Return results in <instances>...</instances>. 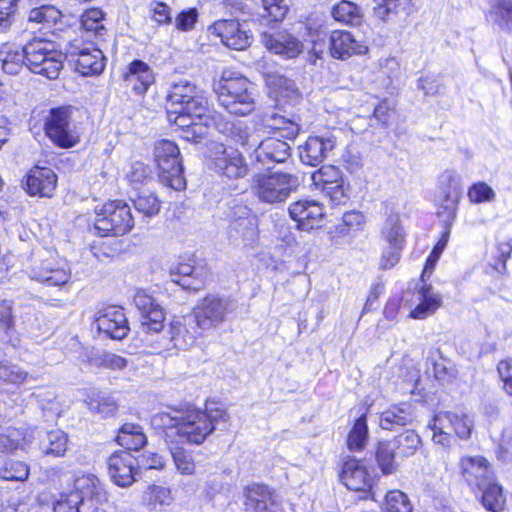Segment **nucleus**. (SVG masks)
<instances>
[{
    "label": "nucleus",
    "instance_id": "obj_1",
    "mask_svg": "<svg viewBox=\"0 0 512 512\" xmlns=\"http://www.w3.org/2000/svg\"><path fill=\"white\" fill-rule=\"evenodd\" d=\"M166 99L172 106H179L178 109H168L166 117L181 139L199 144L208 137L210 126L223 133L227 131L228 122L211 107L195 83L185 79L174 82Z\"/></svg>",
    "mask_w": 512,
    "mask_h": 512
},
{
    "label": "nucleus",
    "instance_id": "obj_2",
    "mask_svg": "<svg viewBox=\"0 0 512 512\" xmlns=\"http://www.w3.org/2000/svg\"><path fill=\"white\" fill-rule=\"evenodd\" d=\"M229 420L223 408L207 410L193 404L171 406L169 412H158L151 418V426L167 444H176L177 438L190 445H202L216 430L219 422Z\"/></svg>",
    "mask_w": 512,
    "mask_h": 512
},
{
    "label": "nucleus",
    "instance_id": "obj_3",
    "mask_svg": "<svg viewBox=\"0 0 512 512\" xmlns=\"http://www.w3.org/2000/svg\"><path fill=\"white\" fill-rule=\"evenodd\" d=\"M93 229L101 238L123 237L135 227V218L124 199H108L93 209Z\"/></svg>",
    "mask_w": 512,
    "mask_h": 512
},
{
    "label": "nucleus",
    "instance_id": "obj_4",
    "mask_svg": "<svg viewBox=\"0 0 512 512\" xmlns=\"http://www.w3.org/2000/svg\"><path fill=\"white\" fill-rule=\"evenodd\" d=\"M22 51L29 71L50 80L58 78L63 69V54L53 41L34 37L22 47Z\"/></svg>",
    "mask_w": 512,
    "mask_h": 512
},
{
    "label": "nucleus",
    "instance_id": "obj_5",
    "mask_svg": "<svg viewBox=\"0 0 512 512\" xmlns=\"http://www.w3.org/2000/svg\"><path fill=\"white\" fill-rule=\"evenodd\" d=\"M249 81L244 76H225L214 85L219 104L230 114L247 116L255 108L254 98L249 90Z\"/></svg>",
    "mask_w": 512,
    "mask_h": 512
},
{
    "label": "nucleus",
    "instance_id": "obj_6",
    "mask_svg": "<svg viewBox=\"0 0 512 512\" xmlns=\"http://www.w3.org/2000/svg\"><path fill=\"white\" fill-rule=\"evenodd\" d=\"M211 169L224 188L236 190L239 182L250 173L245 156L237 148L218 144L211 156Z\"/></svg>",
    "mask_w": 512,
    "mask_h": 512
},
{
    "label": "nucleus",
    "instance_id": "obj_7",
    "mask_svg": "<svg viewBox=\"0 0 512 512\" xmlns=\"http://www.w3.org/2000/svg\"><path fill=\"white\" fill-rule=\"evenodd\" d=\"M428 427L433 431L434 443L448 447L451 445L453 437L460 440L470 439L474 421L468 413L461 409L439 411L434 414Z\"/></svg>",
    "mask_w": 512,
    "mask_h": 512
},
{
    "label": "nucleus",
    "instance_id": "obj_8",
    "mask_svg": "<svg viewBox=\"0 0 512 512\" xmlns=\"http://www.w3.org/2000/svg\"><path fill=\"white\" fill-rule=\"evenodd\" d=\"M153 157L159 179L173 190H184L186 179L183 175L184 169L178 145L172 140L160 139L154 144Z\"/></svg>",
    "mask_w": 512,
    "mask_h": 512
},
{
    "label": "nucleus",
    "instance_id": "obj_9",
    "mask_svg": "<svg viewBox=\"0 0 512 512\" xmlns=\"http://www.w3.org/2000/svg\"><path fill=\"white\" fill-rule=\"evenodd\" d=\"M338 480L348 490L363 493L362 499H375L378 477L363 459L346 455L338 463Z\"/></svg>",
    "mask_w": 512,
    "mask_h": 512
},
{
    "label": "nucleus",
    "instance_id": "obj_10",
    "mask_svg": "<svg viewBox=\"0 0 512 512\" xmlns=\"http://www.w3.org/2000/svg\"><path fill=\"white\" fill-rule=\"evenodd\" d=\"M73 111L71 105H61L51 108L44 118V134L58 148L70 149L80 142V134L72 122Z\"/></svg>",
    "mask_w": 512,
    "mask_h": 512
},
{
    "label": "nucleus",
    "instance_id": "obj_11",
    "mask_svg": "<svg viewBox=\"0 0 512 512\" xmlns=\"http://www.w3.org/2000/svg\"><path fill=\"white\" fill-rule=\"evenodd\" d=\"M311 180L332 207L346 206L350 202L352 188L338 166L332 164L320 166L311 174Z\"/></svg>",
    "mask_w": 512,
    "mask_h": 512
},
{
    "label": "nucleus",
    "instance_id": "obj_12",
    "mask_svg": "<svg viewBox=\"0 0 512 512\" xmlns=\"http://www.w3.org/2000/svg\"><path fill=\"white\" fill-rule=\"evenodd\" d=\"M297 185L298 178L291 173H258L253 177L252 189L260 201L275 204L285 201Z\"/></svg>",
    "mask_w": 512,
    "mask_h": 512
},
{
    "label": "nucleus",
    "instance_id": "obj_13",
    "mask_svg": "<svg viewBox=\"0 0 512 512\" xmlns=\"http://www.w3.org/2000/svg\"><path fill=\"white\" fill-rule=\"evenodd\" d=\"M66 56L74 64L75 71L82 76H99L106 66L102 50L82 37H75L68 42Z\"/></svg>",
    "mask_w": 512,
    "mask_h": 512
},
{
    "label": "nucleus",
    "instance_id": "obj_14",
    "mask_svg": "<svg viewBox=\"0 0 512 512\" xmlns=\"http://www.w3.org/2000/svg\"><path fill=\"white\" fill-rule=\"evenodd\" d=\"M22 188L30 197L51 199L57 193L58 175L50 165L38 162L27 170Z\"/></svg>",
    "mask_w": 512,
    "mask_h": 512
},
{
    "label": "nucleus",
    "instance_id": "obj_15",
    "mask_svg": "<svg viewBox=\"0 0 512 512\" xmlns=\"http://www.w3.org/2000/svg\"><path fill=\"white\" fill-rule=\"evenodd\" d=\"M288 214L295 222L296 229L306 232L321 228L326 218L324 204L311 198H301L291 202Z\"/></svg>",
    "mask_w": 512,
    "mask_h": 512
},
{
    "label": "nucleus",
    "instance_id": "obj_16",
    "mask_svg": "<svg viewBox=\"0 0 512 512\" xmlns=\"http://www.w3.org/2000/svg\"><path fill=\"white\" fill-rule=\"evenodd\" d=\"M461 479L476 492L486 486L489 481L495 480V471L489 460L483 455L460 457L458 463Z\"/></svg>",
    "mask_w": 512,
    "mask_h": 512
},
{
    "label": "nucleus",
    "instance_id": "obj_17",
    "mask_svg": "<svg viewBox=\"0 0 512 512\" xmlns=\"http://www.w3.org/2000/svg\"><path fill=\"white\" fill-rule=\"evenodd\" d=\"M93 323L99 333L113 340L126 338L130 331L124 308L117 305H108L99 309Z\"/></svg>",
    "mask_w": 512,
    "mask_h": 512
},
{
    "label": "nucleus",
    "instance_id": "obj_18",
    "mask_svg": "<svg viewBox=\"0 0 512 512\" xmlns=\"http://www.w3.org/2000/svg\"><path fill=\"white\" fill-rule=\"evenodd\" d=\"M106 465L107 473L116 486L126 488L136 481V476L139 473V463L130 452L126 450L113 452L107 458Z\"/></svg>",
    "mask_w": 512,
    "mask_h": 512
},
{
    "label": "nucleus",
    "instance_id": "obj_19",
    "mask_svg": "<svg viewBox=\"0 0 512 512\" xmlns=\"http://www.w3.org/2000/svg\"><path fill=\"white\" fill-rule=\"evenodd\" d=\"M227 313V301L215 294L205 295L193 309L195 323L201 331L217 327L226 319Z\"/></svg>",
    "mask_w": 512,
    "mask_h": 512
},
{
    "label": "nucleus",
    "instance_id": "obj_20",
    "mask_svg": "<svg viewBox=\"0 0 512 512\" xmlns=\"http://www.w3.org/2000/svg\"><path fill=\"white\" fill-rule=\"evenodd\" d=\"M121 80L126 90L143 98L149 88L156 82L152 67L141 59H133L121 73Z\"/></svg>",
    "mask_w": 512,
    "mask_h": 512
},
{
    "label": "nucleus",
    "instance_id": "obj_21",
    "mask_svg": "<svg viewBox=\"0 0 512 512\" xmlns=\"http://www.w3.org/2000/svg\"><path fill=\"white\" fill-rule=\"evenodd\" d=\"M172 275L174 283L185 290L197 292L205 288L210 277V269L195 259H186L176 264Z\"/></svg>",
    "mask_w": 512,
    "mask_h": 512
},
{
    "label": "nucleus",
    "instance_id": "obj_22",
    "mask_svg": "<svg viewBox=\"0 0 512 512\" xmlns=\"http://www.w3.org/2000/svg\"><path fill=\"white\" fill-rule=\"evenodd\" d=\"M328 52L333 59L347 60L353 56L365 55L368 47L355 35L344 29H334L329 33Z\"/></svg>",
    "mask_w": 512,
    "mask_h": 512
},
{
    "label": "nucleus",
    "instance_id": "obj_23",
    "mask_svg": "<svg viewBox=\"0 0 512 512\" xmlns=\"http://www.w3.org/2000/svg\"><path fill=\"white\" fill-rule=\"evenodd\" d=\"M262 43L270 53L284 60L296 59L304 50L303 42L287 30L263 33Z\"/></svg>",
    "mask_w": 512,
    "mask_h": 512
},
{
    "label": "nucleus",
    "instance_id": "obj_24",
    "mask_svg": "<svg viewBox=\"0 0 512 512\" xmlns=\"http://www.w3.org/2000/svg\"><path fill=\"white\" fill-rule=\"evenodd\" d=\"M243 505L248 512H279L273 491L265 484L250 483L243 487Z\"/></svg>",
    "mask_w": 512,
    "mask_h": 512
},
{
    "label": "nucleus",
    "instance_id": "obj_25",
    "mask_svg": "<svg viewBox=\"0 0 512 512\" xmlns=\"http://www.w3.org/2000/svg\"><path fill=\"white\" fill-rule=\"evenodd\" d=\"M211 29L212 33L230 49L242 51L250 45L251 35L242 29L237 19L217 20L212 24Z\"/></svg>",
    "mask_w": 512,
    "mask_h": 512
},
{
    "label": "nucleus",
    "instance_id": "obj_26",
    "mask_svg": "<svg viewBox=\"0 0 512 512\" xmlns=\"http://www.w3.org/2000/svg\"><path fill=\"white\" fill-rule=\"evenodd\" d=\"M336 146V138L309 136L303 145L299 147V156L301 161L309 166H317L327 156V152Z\"/></svg>",
    "mask_w": 512,
    "mask_h": 512
},
{
    "label": "nucleus",
    "instance_id": "obj_27",
    "mask_svg": "<svg viewBox=\"0 0 512 512\" xmlns=\"http://www.w3.org/2000/svg\"><path fill=\"white\" fill-rule=\"evenodd\" d=\"M34 279L47 287H55L68 291L71 282V273L58 264L42 263L35 272Z\"/></svg>",
    "mask_w": 512,
    "mask_h": 512
},
{
    "label": "nucleus",
    "instance_id": "obj_28",
    "mask_svg": "<svg viewBox=\"0 0 512 512\" xmlns=\"http://www.w3.org/2000/svg\"><path fill=\"white\" fill-rule=\"evenodd\" d=\"M366 222V216L362 211L356 209L346 211L330 231L331 239L353 237L364 230Z\"/></svg>",
    "mask_w": 512,
    "mask_h": 512
},
{
    "label": "nucleus",
    "instance_id": "obj_29",
    "mask_svg": "<svg viewBox=\"0 0 512 512\" xmlns=\"http://www.w3.org/2000/svg\"><path fill=\"white\" fill-rule=\"evenodd\" d=\"M419 303L409 312L408 317L423 320L433 315L442 306V297L433 292L431 284H424L418 289Z\"/></svg>",
    "mask_w": 512,
    "mask_h": 512
},
{
    "label": "nucleus",
    "instance_id": "obj_30",
    "mask_svg": "<svg viewBox=\"0 0 512 512\" xmlns=\"http://www.w3.org/2000/svg\"><path fill=\"white\" fill-rule=\"evenodd\" d=\"M115 442L126 451H139L147 444V436L138 423H123L117 430Z\"/></svg>",
    "mask_w": 512,
    "mask_h": 512
},
{
    "label": "nucleus",
    "instance_id": "obj_31",
    "mask_svg": "<svg viewBox=\"0 0 512 512\" xmlns=\"http://www.w3.org/2000/svg\"><path fill=\"white\" fill-rule=\"evenodd\" d=\"M330 13L336 22L349 27H360L365 19L362 7L350 0L338 1Z\"/></svg>",
    "mask_w": 512,
    "mask_h": 512
},
{
    "label": "nucleus",
    "instance_id": "obj_32",
    "mask_svg": "<svg viewBox=\"0 0 512 512\" xmlns=\"http://www.w3.org/2000/svg\"><path fill=\"white\" fill-rule=\"evenodd\" d=\"M291 156V147L278 137H267L258 145V158L263 161L284 163Z\"/></svg>",
    "mask_w": 512,
    "mask_h": 512
},
{
    "label": "nucleus",
    "instance_id": "obj_33",
    "mask_svg": "<svg viewBox=\"0 0 512 512\" xmlns=\"http://www.w3.org/2000/svg\"><path fill=\"white\" fill-rule=\"evenodd\" d=\"M397 451L390 439L379 440L373 449L374 460L383 476L396 473L399 465L396 461Z\"/></svg>",
    "mask_w": 512,
    "mask_h": 512
},
{
    "label": "nucleus",
    "instance_id": "obj_34",
    "mask_svg": "<svg viewBox=\"0 0 512 512\" xmlns=\"http://www.w3.org/2000/svg\"><path fill=\"white\" fill-rule=\"evenodd\" d=\"M84 403L89 411L102 418L114 417L119 409L117 401L102 391H89L84 398Z\"/></svg>",
    "mask_w": 512,
    "mask_h": 512
},
{
    "label": "nucleus",
    "instance_id": "obj_35",
    "mask_svg": "<svg viewBox=\"0 0 512 512\" xmlns=\"http://www.w3.org/2000/svg\"><path fill=\"white\" fill-rule=\"evenodd\" d=\"M368 410L354 420L346 436V447L351 452H361L365 449L369 438Z\"/></svg>",
    "mask_w": 512,
    "mask_h": 512
},
{
    "label": "nucleus",
    "instance_id": "obj_36",
    "mask_svg": "<svg viewBox=\"0 0 512 512\" xmlns=\"http://www.w3.org/2000/svg\"><path fill=\"white\" fill-rule=\"evenodd\" d=\"M78 492L88 497L89 503H108V492L105 483L93 474H85L79 478Z\"/></svg>",
    "mask_w": 512,
    "mask_h": 512
},
{
    "label": "nucleus",
    "instance_id": "obj_37",
    "mask_svg": "<svg viewBox=\"0 0 512 512\" xmlns=\"http://www.w3.org/2000/svg\"><path fill=\"white\" fill-rule=\"evenodd\" d=\"M90 251L99 261L113 260L125 251V242L118 237L93 241Z\"/></svg>",
    "mask_w": 512,
    "mask_h": 512
},
{
    "label": "nucleus",
    "instance_id": "obj_38",
    "mask_svg": "<svg viewBox=\"0 0 512 512\" xmlns=\"http://www.w3.org/2000/svg\"><path fill=\"white\" fill-rule=\"evenodd\" d=\"M380 512H414V505L404 491L389 489L383 496Z\"/></svg>",
    "mask_w": 512,
    "mask_h": 512
},
{
    "label": "nucleus",
    "instance_id": "obj_39",
    "mask_svg": "<svg viewBox=\"0 0 512 512\" xmlns=\"http://www.w3.org/2000/svg\"><path fill=\"white\" fill-rule=\"evenodd\" d=\"M0 61L6 74L17 75L25 65L24 52L13 44L4 43L0 48Z\"/></svg>",
    "mask_w": 512,
    "mask_h": 512
},
{
    "label": "nucleus",
    "instance_id": "obj_40",
    "mask_svg": "<svg viewBox=\"0 0 512 512\" xmlns=\"http://www.w3.org/2000/svg\"><path fill=\"white\" fill-rule=\"evenodd\" d=\"M390 441H392L397 455L402 458L413 456L422 445L421 437L413 429H405Z\"/></svg>",
    "mask_w": 512,
    "mask_h": 512
},
{
    "label": "nucleus",
    "instance_id": "obj_41",
    "mask_svg": "<svg viewBox=\"0 0 512 512\" xmlns=\"http://www.w3.org/2000/svg\"><path fill=\"white\" fill-rule=\"evenodd\" d=\"M476 492H482L481 503L488 511L500 512L504 509L506 499L503 494V488L497 482L496 476L495 480L489 481L486 486Z\"/></svg>",
    "mask_w": 512,
    "mask_h": 512
},
{
    "label": "nucleus",
    "instance_id": "obj_42",
    "mask_svg": "<svg viewBox=\"0 0 512 512\" xmlns=\"http://www.w3.org/2000/svg\"><path fill=\"white\" fill-rule=\"evenodd\" d=\"M411 420L410 413L399 404L391 405L379 414V426L387 431L406 426Z\"/></svg>",
    "mask_w": 512,
    "mask_h": 512
},
{
    "label": "nucleus",
    "instance_id": "obj_43",
    "mask_svg": "<svg viewBox=\"0 0 512 512\" xmlns=\"http://www.w3.org/2000/svg\"><path fill=\"white\" fill-rule=\"evenodd\" d=\"M104 20V12L96 7L86 9L80 18L82 28L99 40H103L108 31L105 27Z\"/></svg>",
    "mask_w": 512,
    "mask_h": 512
},
{
    "label": "nucleus",
    "instance_id": "obj_44",
    "mask_svg": "<svg viewBox=\"0 0 512 512\" xmlns=\"http://www.w3.org/2000/svg\"><path fill=\"white\" fill-rule=\"evenodd\" d=\"M62 12L54 5H41L32 8L28 12V22L42 25L44 28L51 29L62 22Z\"/></svg>",
    "mask_w": 512,
    "mask_h": 512
},
{
    "label": "nucleus",
    "instance_id": "obj_45",
    "mask_svg": "<svg viewBox=\"0 0 512 512\" xmlns=\"http://www.w3.org/2000/svg\"><path fill=\"white\" fill-rule=\"evenodd\" d=\"M490 15L500 30L512 32V0H488Z\"/></svg>",
    "mask_w": 512,
    "mask_h": 512
},
{
    "label": "nucleus",
    "instance_id": "obj_46",
    "mask_svg": "<svg viewBox=\"0 0 512 512\" xmlns=\"http://www.w3.org/2000/svg\"><path fill=\"white\" fill-rule=\"evenodd\" d=\"M134 208L145 218H152L159 214L162 206V201L159 197L150 191L139 192L134 199H132Z\"/></svg>",
    "mask_w": 512,
    "mask_h": 512
},
{
    "label": "nucleus",
    "instance_id": "obj_47",
    "mask_svg": "<svg viewBox=\"0 0 512 512\" xmlns=\"http://www.w3.org/2000/svg\"><path fill=\"white\" fill-rule=\"evenodd\" d=\"M29 466L19 460L7 459L0 465V480L25 481L29 476Z\"/></svg>",
    "mask_w": 512,
    "mask_h": 512
},
{
    "label": "nucleus",
    "instance_id": "obj_48",
    "mask_svg": "<svg viewBox=\"0 0 512 512\" xmlns=\"http://www.w3.org/2000/svg\"><path fill=\"white\" fill-rule=\"evenodd\" d=\"M143 502L149 509L168 506L172 502L171 490L160 485H149L143 494Z\"/></svg>",
    "mask_w": 512,
    "mask_h": 512
},
{
    "label": "nucleus",
    "instance_id": "obj_49",
    "mask_svg": "<svg viewBox=\"0 0 512 512\" xmlns=\"http://www.w3.org/2000/svg\"><path fill=\"white\" fill-rule=\"evenodd\" d=\"M373 116L382 128L397 127L399 114L388 99H382L373 110Z\"/></svg>",
    "mask_w": 512,
    "mask_h": 512
},
{
    "label": "nucleus",
    "instance_id": "obj_50",
    "mask_svg": "<svg viewBox=\"0 0 512 512\" xmlns=\"http://www.w3.org/2000/svg\"><path fill=\"white\" fill-rule=\"evenodd\" d=\"M84 497L78 490L62 492L53 502V512H80Z\"/></svg>",
    "mask_w": 512,
    "mask_h": 512
},
{
    "label": "nucleus",
    "instance_id": "obj_51",
    "mask_svg": "<svg viewBox=\"0 0 512 512\" xmlns=\"http://www.w3.org/2000/svg\"><path fill=\"white\" fill-rule=\"evenodd\" d=\"M450 238V227L447 225L440 233L436 243L434 244L430 254L427 256L421 278L424 277L426 272L432 273L440 259L444 249Z\"/></svg>",
    "mask_w": 512,
    "mask_h": 512
},
{
    "label": "nucleus",
    "instance_id": "obj_52",
    "mask_svg": "<svg viewBox=\"0 0 512 512\" xmlns=\"http://www.w3.org/2000/svg\"><path fill=\"white\" fill-rule=\"evenodd\" d=\"M126 180L133 189H138L153 180L152 170L149 165L143 162H134L126 174Z\"/></svg>",
    "mask_w": 512,
    "mask_h": 512
},
{
    "label": "nucleus",
    "instance_id": "obj_53",
    "mask_svg": "<svg viewBox=\"0 0 512 512\" xmlns=\"http://www.w3.org/2000/svg\"><path fill=\"white\" fill-rule=\"evenodd\" d=\"M467 197L471 204H481L494 201L496 193L486 182L477 181L468 187Z\"/></svg>",
    "mask_w": 512,
    "mask_h": 512
},
{
    "label": "nucleus",
    "instance_id": "obj_54",
    "mask_svg": "<svg viewBox=\"0 0 512 512\" xmlns=\"http://www.w3.org/2000/svg\"><path fill=\"white\" fill-rule=\"evenodd\" d=\"M261 2L265 11L262 16L268 23L284 20L289 10L285 0H261Z\"/></svg>",
    "mask_w": 512,
    "mask_h": 512
},
{
    "label": "nucleus",
    "instance_id": "obj_55",
    "mask_svg": "<svg viewBox=\"0 0 512 512\" xmlns=\"http://www.w3.org/2000/svg\"><path fill=\"white\" fill-rule=\"evenodd\" d=\"M151 20L159 27L168 26L173 22L172 9L164 1L154 0L149 5Z\"/></svg>",
    "mask_w": 512,
    "mask_h": 512
},
{
    "label": "nucleus",
    "instance_id": "obj_56",
    "mask_svg": "<svg viewBox=\"0 0 512 512\" xmlns=\"http://www.w3.org/2000/svg\"><path fill=\"white\" fill-rule=\"evenodd\" d=\"M172 458L177 470L183 475L194 473L196 464L192 453L183 447H176L172 451Z\"/></svg>",
    "mask_w": 512,
    "mask_h": 512
},
{
    "label": "nucleus",
    "instance_id": "obj_57",
    "mask_svg": "<svg viewBox=\"0 0 512 512\" xmlns=\"http://www.w3.org/2000/svg\"><path fill=\"white\" fill-rule=\"evenodd\" d=\"M273 120L276 123L272 125L271 128L274 130V133L277 134L276 137L280 139L294 140L299 135L300 128L296 122L285 119L281 116L273 117Z\"/></svg>",
    "mask_w": 512,
    "mask_h": 512
},
{
    "label": "nucleus",
    "instance_id": "obj_58",
    "mask_svg": "<svg viewBox=\"0 0 512 512\" xmlns=\"http://www.w3.org/2000/svg\"><path fill=\"white\" fill-rule=\"evenodd\" d=\"M142 325L146 330L160 332L164 328L165 314L159 304L141 314Z\"/></svg>",
    "mask_w": 512,
    "mask_h": 512
},
{
    "label": "nucleus",
    "instance_id": "obj_59",
    "mask_svg": "<svg viewBox=\"0 0 512 512\" xmlns=\"http://www.w3.org/2000/svg\"><path fill=\"white\" fill-rule=\"evenodd\" d=\"M28 374L15 364L0 362V380L14 385L22 384Z\"/></svg>",
    "mask_w": 512,
    "mask_h": 512
},
{
    "label": "nucleus",
    "instance_id": "obj_60",
    "mask_svg": "<svg viewBox=\"0 0 512 512\" xmlns=\"http://www.w3.org/2000/svg\"><path fill=\"white\" fill-rule=\"evenodd\" d=\"M512 246L507 242H501L497 245V255L493 263L490 264V269L498 275H505L507 273V261L511 258Z\"/></svg>",
    "mask_w": 512,
    "mask_h": 512
},
{
    "label": "nucleus",
    "instance_id": "obj_61",
    "mask_svg": "<svg viewBox=\"0 0 512 512\" xmlns=\"http://www.w3.org/2000/svg\"><path fill=\"white\" fill-rule=\"evenodd\" d=\"M502 391L512 397V358L501 359L496 366Z\"/></svg>",
    "mask_w": 512,
    "mask_h": 512
},
{
    "label": "nucleus",
    "instance_id": "obj_62",
    "mask_svg": "<svg viewBox=\"0 0 512 512\" xmlns=\"http://www.w3.org/2000/svg\"><path fill=\"white\" fill-rule=\"evenodd\" d=\"M198 11L195 7L181 10L175 17V28L181 32H188L194 29L198 20Z\"/></svg>",
    "mask_w": 512,
    "mask_h": 512
},
{
    "label": "nucleus",
    "instance_id": "obj_63",
    "mask_svg": "<svg viewBox=\"0 0 512 512\" xmlns=\"http://www.w3.org/2000/svg\"><path fill=\"white\" fill-rule=\"evenodd\" d=\"M340 161L343 168L350 174H355L362 170L363 162L361 155L353 148L347 147L343 151Z\"/></svg>",
    "mask_w": 512,
    "mask_h": 512
},
{
    "label": "nucleus",
    "instance_id": "obj_64",
    "mask_svg": "<svg viewBox=\"0 0 512 512\" xmlns=\"http://www.w3.org/2000/svg\"><path fill=\"white\" fill-rule=\"evenodd\" d=\"M46 453L55 457L63 456L68 449L67 437L57 432H50Z\"/></svg>",
    "mask_w": 512,
    "mask_h": 512
}]
</instances>
